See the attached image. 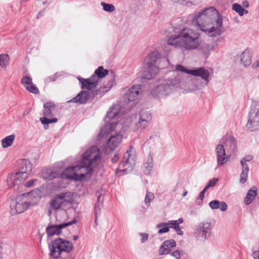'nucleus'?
<instances>
[{
  "mask_svg": "<svg viewBox=\"0 0 259 259\" xmlns=\"http://www.w3.org/2000/svg\"><path fill=\"white\" fill-rule=\"evenodd\" d=\"M37 181V179H33V180H30V181H28L27 182H26L25 183L24 186L26 187H33L35 183Z\"/></svg>",
  "mask_w": 259,
  "mask_h": 259,
  "instance_id": "3c124183",
  "label": "nucleus"
},
{
  "mask_svg": "<svg viewBox=\"0 0 259 259\" xmlns=\"http://www.w3.org/2000/svg\"><path fill=\"white\" fill-rule=\"evenodd\" d=\"M78 236H74L73 237V239L74 241L77 240L78 239Z\"/></svg>",
  "mask_w": 259,
  "mask_h": 259,
  "instance_id": "338daca9",
  "label": "nucleus"
},
{
  "mask_svg": "<svg viewBox=\"0 0 259 259\" xmlns=\"http://www.w3.org/2000/svg\"><path fill=\"white\" fill-rule=\"evenodd\" d=\"M154 198V194L152 192H148L145 198V203L147 206H149L150 202Z\"/></svg>",
  "mask_w": 259,
  "mask_h": 259,
  "instance_id": "4c0bfd02",
  "label": "nucleus"
},
{
  "mask_svg": "<svg viewBox=\"0 0 259 259\" xmlns=\"http://www.w3.org/2000/svg\"><path fill=\"white\" fill-rule=\"evenodd\" d=\"M240 163L242 166V171H249V167L246 163L240 161Z\"/></svg>",
  "mask_w": 259,
  "mask_h": 259,
  "instance_id": "864d4df0",
  "label": "nucleus"
},
{
  "mask_svg": "<svg viewBox=\"0 0 259 259\" xmlns=\"http://www.w3.org/2000/svg\"><path fill=\"white\" fill-rule=\"evenodd\" d=\"M157 228H160V229L158 230V233L159 234L167 233L169 230L166 223H161L158 224L157 225Z\"/></svg>",
  "mask_w": 259,
  "mask_h": 259,
  "instance_id": "f704fd0d",
  "label": "nucleus"
},
{
  "mask_svg": "<svg viewBox=\"0 0 259 259\" xmlns=\"http://www.w3.org/2000/svg\"><path fill=\"white\" fill-rule=\"evenodd\" d=\"M55 108V106L53 102H48L44 105L43 114L45 116L41 117L40 121L44 125L45 129L47 128L46 125L51 123H55L58 121V119L56 117L52 119H49L47 117V116H52L53 115L52 112Z\"/></svg>",
  "mask_w": 259,
  "mask_h": 259,
  "instance_id": "f8f14e48",
  "label": "nucleus"
},
{
  "mask_svg": "<svg viewBox=\"0 0 259 259\" xmlns=\"http://www.w3.org/2000/svg\"><path fill=\"white\" fill-rule=\"evenodd\" d=\"M90 96L89 91H82L76 97L68 101V102L78 103L80 105L84 104L87 103Z\"/></svg>",
  "mask_w": 259,
  "mask_h": 259,
  "instance_id": "aec40b11",
  "label": "nucleus"
},
{
  "mask_svg": "<svg viewBox=\"0 0 259 259\" xmlns=\"http://www.w3.org/2000/svg\"><path fill=\"white\" fill-rule=\"evenodd\" d=\"M41 178L46 180L50 181L59 177V174L51 169L47 168L42 171Z\"/></svg>",
  "mask_w": 259,
  "mask_h": 259,
  "instance_id": "393cba45",
  "label": "nucleus"
},
{
  "mask_svg": "<svg viewBox=\"0 0 259 259\" xmlns=\"http://www.w3.org/2000/svg\"><path fill=\"white\" fill-rule=\"evenodd\" d=\"M66 227V225L61 224L58 225L49 226L46 228V233L49 237L55 235H59L62 233V229Z\"/></svg>",
  "mask_w": 259,
  "mask_h": 259,
  "instance_id": "b1692460",
  "label": "nucleus"
},
{
  "mask_svg": "<svg viewBox=\"0 0 259 259\" xmlns=\"http://www.w3.org/2000/svg\"><path fill=\"white\" fill-rule=\"evenodd\" d=\"M207 190V189L204 188L203 190L199 193L198 197V199H200L201 201L198 202V204H200L202 202L204 198V194Z\"/></svg>",
  "mask_w": 259,
  "mask_h": 259,
  "instance_id": "de8ad7c7",
  "label": "nucleus"
},
{
  "mask_svg": "<svg viewBox=\"0 0 259 259\" xmlns=\"http://www.w3.org/2000/svg\"><path fill=\"white\" fill-rule=\"evenodd\" d=\"M248 173V171H242L240 176V183L241 184H244L247 181Z\"/></svg>",
  "mask_w": 259,
  "mask_h": 259,
  "instance_id": "a19ab883",
  "label": "nucleus"
},
{
  "mask_svg": "<svg viewBox=\"0 0 259 259\" xmlns=\"http://www.w3.org/2000/svg\"><path fill=\"white\" fill-rule=\"evenodd\" d=\"M176 242L174 239L164 241L160 245L159 252L160 255L168 254L170 252V248L176 246Z\"/></svg>",
  "mask_w": 259,
  "mask_h": 259,
  "instance_id": "4be33fe9",
  "label": "nucleus"
},
{
  "mask_svg": "<svg viewBox=\"0 0 259 259\" xmlns=\"http://www.w3.org/2000/svg\"><path fill=\"white\" fill-rule=\"evenodd\" d=\"M35 198L33 192L24 193L12 200L10 203V213L12 215L21 213L26 210L30 205H34Z\"/></svg>",
  "mask_w": 259,
  "mask_h": 259,
  "instance_id": "423d86ee",
  "label": "nucleus"
},
{
  "mask_svg": "<svg viewBox=\"0 0 259 259\" xmlns=\"http://www.w3.org/2000/svg\"><path fill=\"white\" fill-rule=\"evenodd\" d=\"M72 243L61 238H58L49 245L50 255L54 258H58L63 253H69L73 249Z\"/></svg>",
  "mask_w": 259,
  "mask_h": 259,
  "instance_id": "6e6552de",
  "label": "nucleus"
},
{
  "mask_svg": "<svg viewBox=\"0 0 259 259\" xmlns=\"http://www.w3.org/2000/svg\"><path fill=\"white\" fill-rule=\"evenodd\" d=\"M81 84V89H87L88 90H91L95 88L98 83V79L95 76V75H92L90 78L87 79L78 78Z\"/></svg>",
  "mask_w": 259,
  "mask_h": 259,
  "instance_id": "a211bd4d",
  "label": "nucleus"
},
{
  "mask_svg": "<svg viewBox=\"0 0 259 259\" xmlns=\"http://www.w3.org/2000/svg\"><path fill=\"white\" fill-rule=\"evenodd\" d=\"M240 58L241 63L244 67H246L250 65L251 63V56L248 50H245L240 56Z\"/></svg>",
  "mask_w": 259,
  "mask_h": 259,
  "instance_id": "a878e982",
  "label": "nucleus"
},
{
  "mask_svg": "<svg viewBox=\"0 0 259 259\" xmlns=\"http://www.w3.org/2000/svg\"><path fill=\"white\" fill-rule=\"evenodd\" d=\"M161 59V54L158 51L150 53L144 60L145 69L142 77L144 79H153L159 72V61Z\"/></svg>",
  "mask_w": 259,
  "mask_h": 259,
  "instance_id": "0eeeda50",
  "label": "nucleus"
},
{
  "mask_svg": "<svg viewBox=\"0 0 259 259\" xmlns=\"http://www.w3.org/2000/svg\"><path fill=\"white\" fill-rule=\"evenodd\" d=\"M108 70L104 69L103 66H99L93 75H95L97 79L99 80V78L104 77L106 75H108Z\"/></svg>",
  "mask_w": 259,
  "mask_h": 259,
  "instance_id": "473e14b6",
  "label": "nucleus"
},
{
  "mask_svg": "<svg viewBox=\"0 0 259 259\" xmlns=\"http://www.w3.org/2000/svg\"><path fill=\"white\" fill-rule=\"evenodd\" d=\"M139 235L141 237V241L142 243L145 242L148 239L149 235L147 233H139Z\"/></svg>",
  "mask_w": 259,
  "mask_h": 259,
  "instance_id": "09e8293b",
  "label": "nucleus"
},
{
  "mask_svg": "<svg viewBox=\"0 0 259 259\" xmlns=\"http://www.w3.org/2000/svg\"><path fill=\"white\" fill-rule=\"evenodd\" d=\"M171 256L176 258V259H180L181 257V253L179 250H175L169 253Z\"/></svg>",
  "mask_w": 259,
  "mask_h": 259,
  "instance_id": "a18cd8bd",
  "label": "nucleus"
},
{
  "mask_svg": "<svg viewBox=\"0 0 259 259\" xmlns=\"http://www.w3.org/2000/svg\"><path fill=\"white\" fill-rule=\"evenodd\" d=\"M219 144H223L225 149L230 153L236 152L237 149V141L232 136L226 135L220 141Z\"/></svg>",
  "mask_w": 259,
  "mask_h": 259,
  "instance_id": "4468645a",
  "label": "nucleus"
},
{
  "mask_svg": "<svg viewBox=\"0 0 259 259\" xmlns=\"http://www.w3.org/2000/svg\"><path fill=\"white\" fill-rule=\"evenodd\" d=\"M213 226L210 222H201L195 229L194 234L198 239L206 240L212 235Z\"/></svg>",
  "mask_w": 259,
  "mask_h": 259,
  "instance_id": "9d476101",
  "label": "nucleus"
},
{
  "mask_svg": "<svg viewBox=\"0 0 259 259\" xmlns=\"http://www.w3.org/2000/svg\"><path fill=\"white\" fill-rule=\"evenodd\" d=\"M18 170L10 174L7 178L8 186L10 188L18 190L19 185L28 177V173L31 171L32 164L27 159H20L17 162Z\"/></svg>",
  "mask_w": 259,
  "mask_h": 259,
  "instance_id": "20e7f679",
  "label": "nucleus"
},
{
  "mask_svg": "<svg viewBox=\"0 0 259 259\" xmlns=\"http://www.w3.org/2000/svg\"><path fill=\"white\" fill-rule=\"evenodd\" d=\"M116 113H113L112 112H108L107 113V115H106V120L107 119V118H110V117H113L115 115H116Z\"/></svg>",
  "mask_w": 259,
  "mask_h": 259,
  "instance_id": "13d9d810",
  "label": "nucleus"
},
{
  "mask_svg": "<svg viewBox=\"0 0 259 259\" xmlns=\"http://www.w3.org/2000/svg\"><path fill=\"white\" fill-rule=\"evenodd\" d=\"M180 80L178 77H170L164 80L163 83L154 88L151 91V94L154 97L166 96L177 89L180 85Z\"/></svg>",
  "mask_w": 259,
  "mask_h": 259,
  "instance_id": "1a4fd4ad",
  "label": "nucleus"
},
{
  "mask_svg": "<svg viewBox=\"0 0 259 259\" xmlns=\"http://www.w3.org/2000/svg\"><path fill=\"white\" fill-rule=\"evenodd\" d=\"M99 200H100V197H98V202L96 203L95 207V214H96V216H97V215L98 214V213H100V205H101V204L99 202Z\"/></svg>",
  "mask_w": 259,
  "mask_h": 259,
  "instance_id": "8fccbe9b",
  "label": "nucleus"
},
{
  "mask_svg": "<svg viewBox=\"0 0 259 259\" xmlns=\"http://www.w3.org/2000/svg\"><path fill=\"white\" fill-rule=\"evenodd\" d=\"M116 125L117 122H115L106 124L101 129L99 137L100 138L108 137L109 135L111 134V132L115 129ZM122 139V135L121 134H118L115 135H111L104 144V148L106 153L114 150L119 146Z\"/></svg>",
  "mask_w": 259,
  "mask_h": 259,
  "instance_id": "39448f33",
  "label": "nucleus"
},
{
  "mask_svg": "<svg viewBox=\"0 0 259 259\" xmlns=\"http://www.w3.org/2000/svg\"><path fill=\"white\" fill-rule=\"evenodd\" d=\"M60 197H62V200L65 206L68 204H70L73 202V195L70 192L65 193H61L59 194Z\"/></svg>",
  "mask_w": 259,
  "mask_h": 259,
  "instance_id": "7c9ffc66",
  "label": "nucleus"
},
{
  "mask_svg": "<svg viewBox=\"0 0 259 259\" xmlns=\"http://www.w3.org/2000/svg\"><path fill=\"white\" fill-rule=\"evenodd\" d=\"M50 205L52 208L55 210H57L65 206L62 200V197H60L59 194L55 196L54 198L51 200Z\"/></svg>",
  "mask_w": 259,
  "mask_h": 259,
  "instance_id": "c85d7f7f",
  "label": "nucleus"
},
{
  "mask_svg": "<svg viewBox=\"0 0 259 259\" xmlns=\"http://www.w3.org/2000/svg\"><path fill=\"white\" fill-rule=\"evenodd\" d=\"M24 32H21L17 35V44L20 45L23 44L24 40L22 38L24 37Z\"/></svg>",
  "mask_w": 259,
  "mask_h": 259,
  "instance_id": "49530a36",
  "label": "nucleus"
},
{
  "mask_svg": "<svg viewBox=\"0 0 259 259\" xmlns=\"http://www.w3.org/2000/svg\"><path fill=\"white\" fill-rule=\"evenodd\" d=\"M256 188L255 187L250 189L247 192V195L244 198V203L246 205H249L255 199L256 196Z\"/></svg>",
  "mask_w": 259,
  "mask_h": 259,
  "instance_id": "c756f323",
  "label": "nucleus"
},
{
  "mask_svg": "<svg viewBox=\"0 0 259 259\" xmlns=\"http://www.w3.org/2000/svg\"><path fill=\"white\" fill-rule=\"evenodd\" d=\"M119 159V155L117 153H115L113 157L111 159V161L113 163H116Z\"/></svg>",
  "mask_w": 259,
  "mask_h": 259,
  "instance_id": "5fc2aeb1",
  "label": "nucleus"
},
{
  "mask_svg": "<svg viewBox=\"0 0 259 259\" xmlns=\"http://www.w3.org/2000/svg\"><path fill=\"white\" fill-rule=\"evenodd\" d=\"M219 180L218 178H213L211 180H210L207 184V185L205 187L206 189H208L210 187H212L215 186L217 183L218 182Z\"/></svg>",
  "mask_w": 259,
  "mask_h": 259,
  "instance_id": "37998d69",
  "label": "nucleus"
},
{
  "mask_svg": "<svg viewBox=\"0 0 259 259\" xmlns=\"http://www.w3.org/2000/svg\"><path fill=\"white\" fill-rule=\"evenodd\" d=\"M101 5L103 7V10L107 12H112L115 10V6L112 4L102 2Z\"/></svg>",
  "mask_w": 259,
  "mask_h": 259,
  "instance_id": "c9c22d12",
  "label": "nucleus"
},
{
  "mask_svg": "<svg viewBox=\"0 0 259 259\" xmlns=\"http://www.w3.org/2000/svg\"><path fill=\"white\" fill-rule=\"evenodd\" d=\"M172 2L179 4L180 5H182L183 6H188L189 4L192 5V1H194L195 0H170Z\"/></svg>",
  "mask_w": 259,
  "mask_h": 259,
  "instance_id": "58836bf2",
  "label": "nucleus"
},
{
  "mask_svg": "<svg viewBox=\"0 0 259 259\" xmlns=\"http://www.w3.org/2000/svg\"><path fill=\"white\" fill-rule=\"evenodd\" d=\"M252 67L253 68H257L258 67H259V61H255L252 65Z\"/></svg>",
  "mask_w": 259,
  "mask_h": 259,
  "instance_id": "680f3d73",
  "label": "nucleus"
},
{
  "mask_svg": "<svg viewBox=\"0 0 259 259\" xmlns=\"http://www.w3.org/2000/svg\"><path fill=\"white\" fill-rule=\"evenodd\" d=\"M216 9L213 7L205 8L196 13L192 23L209 37H216L225 31L223 26V19L215 15Z\"/></svg>",
  "mask_w": 259,
  "mask_h": 259,
  "instance_id": "f03ea898",
  "label": "nucleus"
},
{
  "mask_svg": "<svg viewBox=\"0 0 259 259\" xmlns=\"http://www.w3.org/2000/svg\"><path fill=\"white\" fill-rule=\"evenodd\" d=\"M21 83L29 92L34 94H39L38 88L33 84L32 78L28 76H23L21 80Z\"/></svg>",
  "mask_w": 259,
  "mask_h": 259,
  "instance_id": "6ab92c4d",
  "label": "nucleus"
},
{
  "mask_svg": "<svg viewBox=\"0 0 259 259\" xmlns=\"http://www.w3.org/2000/svg\"><path fill=\"white\" fill-rule=\"evenodd\" d=\"M58 77V73H55L51 76H48L46 78L45 82L47 84L50 83L52 81H55Z\"/></svg>",
  "mask_w": 259,
  "mask_h": 259,
  "instance_id": "79ce46f5",
  "label": "nucleus"
},
{
  "mask_svg": "<svg viewBox=\"0 0 259 259\" xmlns=\"http://www.w3.org/2000/svg\"><path fill=\"white\" fill-rule=\"evenodd\" d=\"M153 157L152 155L149 154L146 158V161L144 162V174L146 175H150L153 169Z\"/></svg>",
  "mask_w": 259,
  "mask_h": 259,
  "instance_id": "cd10ccee",
  "label": "nucleus"
},
{
  "mask_svg": "<svg viewBox=\"0 0 259 259\" xmlns=\"http://www.w3.org/2000/svg\"><path fill=\"white\" fill-rule=\"evenodd\" d=\"M168 228L176 229L178 227V224L177 221H168L167 223Z\"/></svg>",
  "mask_w": 259,
  "mask_h": 259,
  "instance_id": "c03bdc74",
  "label": "nucleus"
},
{
  "mask_svg": "<svg viewBox=\"0 0 259 259\" xmlns=\"http://www.w3.org/2000/svg\"><path fill=\"white\" fill-rule=\"evenodd\" d=\"M99 151L96 146L91 147L82 154L81 163L68 167L61 174L62 178L81 181L85 176L90 175L100 159Z\"/></svg>",
  "mask_w": 259,
  "mask_h": 259,
  "instance_id": "f257e3e1",
  "label": "nucleus"
},
{
  "mask_svg": "<svg viewBox=\"0 0 259 259\" xmlns=\"http://www.w3.org/2000/svg\"><path fill=\"white\" fill-rule=\"evenodd\" d=\"M44 4H45L47 3V0H40Z\"/></svg>",
  "mask_w": 259,
  "mask_h": 259,
  "instance_id": "774afa93",
  "label": "nucleus"
},
{
  "mask_svg": "<svg viewBox=\"0 0 259 259\" xmlns=\"http://www.w3.org/2000/svg\"><path fill=\"white\" fill-rule=\"evenodd\" d=\"M187 193H188L187 191H186V190L184 191L183 193V196L185 197V196L187 195Z\"/></svg>",
  "mask_w": 259,
  "mask_h": 259,
  "instance_id": "69168bd1",
  "label": "nucleus"
},
{
  "mask_svg": "<svg viewBox=\"0 0 259 259\" xmlns=\"http://www.w3.org/2000/svg\"><path fill=\"white\" fill-rule=\"evenodd\" d=\"M175 221L177 222L178 226H179L180 224H182V223H183L184 220L183 218H180L178 220H175Z\"/></svg>",
  "mask_w": 259,
  "mask_h": 259,
  "instance_id": "e2e57ef3",
  "label": "nucleus"
},
{
  "mask_svg": "<svg viewBox=\"0 0 259 259\" xmlns=\"http://www.w3.org/2000/svg\"><path fill=\"white\" fill-rule=\"evenodd\" d=\"M175 231L179 235H182L183 234V231L181 230L179 226L176 228Z\"/></svg>",
  "mask_w": 259,
  "mask_h": 259,
  "instance_id": "4d7b16f0",
  "label": "nucleus"
},
{
  "mask_svg": "<svg viewBox=\"0 0 259 259\" xmlns=\"http://www.w3.org/2000/svg\"><path fill=\"white\" fill-rule=\"evenodd\" d=\"M0 259H4L3 247L0 243Z\"/></svg>",
  "mask_w": 259,
  "mask_h": 259,
  "instance_id": "bf43d9fd",
  "label": "nucleus"
},
{
  "mask_svg": "<svg viewBox=\"0 0 259 259\" xmlns=\"http://www.w3.org/2000/svg\"><path fill=\"white\" fill-rule=\"evenodd\" d=\"M209 207L212 209H220L222 211H225L227 209V205L226 202H220L217 200L211 201L209 203Z\"/></svg>",
  "mask_w": 259,
  "mask_h": 259,
  "instance_id": "bb28decb",
  "label": "nucleus"
},
{
  "mask_svg": "<svg viewBox=\"0 0 259 259\" xmlns=\"http://www.w3.org/2000/svg\"><path fill=\"white\" fill-rule=\"evenodd\" d=\"M132 148V147H130V149L127 150L124 153L123 160L119 163V168L116 171L117 174H119V172H123V174H126L127 170V168H124L121 170L119 169V168L123 167L127 165H130L132 167V165L135 164V160L133 158H131V155L130 152H131Z\"/></svg>",
  "mask_w": 259,
  "mask_h": 259,
  "instance_id": "2eb2a0df",
  "label": "nucleus"
},
{
  "mask_svg": "<svg viewBox=\"0 0 259 259\" xmlns=\"http://www.w3.org/2000/svg\"><path fill=\"white\" fill-rule=\"evenodd\" d=\"M190 73L193 76L200 77L206 81V84L209 80L210 73L207 69L203 67H199L192 69Z\"/></svg>",
  "mask_w": 259,
  "mask_h": 259,
  "instance_id": "5701e85b",
  "label": "nucleus"
},
{
  "mask_svg": "<svg viewBox=\"0 0 259 259\" xmlns=\"http://www.w3.org/2000/svg\"><path fill=\"white\" fill-rule=\"evenodd\" d=\"M218 166L224 164L229 160V156L226 154V149L223 144H218L215 148Z\"/></svg>",
  "mask_w": 259,
  "mask_h": 259,
  "instance_id": "dca6fc26",
  "label": "nucleus"
},
{
  "mask_svg": "<svg viewBox=\"0 0 259 259\" xmlns=\"http://www.w3.org/2000/svg\"><path fill=\"white\" fill-rule=\"evenodd\" d=\"M176 69L177 71H180L182 72H184L187 74H191V71H192V69H188L185 68L183 65H178L176 66Z\"/></svg>",
  "mask_w": 259,
  "mask_h": 259,
  "instance_id": "ea45409f",
  "label": "nucleus"
},
{
  "mask_svg": "<svg viewBox=\"0 0 259 259\" xmlns=\"http://www.w3.org/2000/svg\"><path fill=\"white\" fill-rule=\"evenodd\" d=\"M246 127L250 132L259 130V105H256L251 109L248 114Z\"/></svg>",
  "mask_w": 259,
  "mask_h": 259,
  "instance_id": "9b49d317",
  "label": "nucleus"
},
{
  "mask_svg": "<svg viewBox=\"0 0 259 259\" xmlns=\"http://www.w3.org/2000/svg\"><path fill=\"white\" fill-rule=\"evenodd\" d=\"M139 90L138 85H134L128 89L123 96L124 102L128 104L137 99L139 94Z\"/></svg>",
  "mask_w": 259,
  "mask_h": 259,
  "instance_id": "f3484780",
  "label": "nucleus"
},
{
  "mask_svg": "<svg viewBox=\"0 0 259 259\" xmlns=\"http://www.w3.org/2000/svg\"><path fill=\"white\" fill-rule=\"evenodd\" d=\"M169 46L180 49L184 53L197 49L201 43L199 32L190 28L183 29L178 35H172L167 39Z\"/></svg>",
  "mask_w": 259,
  "mask_h": 259,
  "instance_id": "7ed1b4c3",
  "label": "nucleus"
},
{
  "mask_svg": "<svg viewBox=\"0 0 259 259\" xmlns=\"http://www.w3.org/2000/svg\"><path fill=\"white\" fill-rule=\"evenodd\" d=\"M253 159V156L250 155H246L244 157L241 159L240 161H242L243 162L246 163L247 162H249Z\"/></svg>",
  "mask_w": 259,
  "mask_h": 259,
  "instance_id": "603ef678",
  "label": "nucleus"
},
{
  "mask_svg": "<svg viewBox=\"0 0 259 259\" xmlns=\"http://www.w3.org/2000/svg\"><path fill=\"white\" fill-rule=\"evenodd\" d=\"M76 223V220H74L73 221H72L71 222H68V223H62L63 224H65V225H66V227L67 226H69L72 224H75Z\"/></svg>",
  "mask_w": 259,
  "mask_h": 259,
  "instance_id": "052dcab7",
  "label": "nucleus"
},
{
  "mask_svg": "<svg viewBox=\"0 0 259 259\" xmlns=\"http://www.w3.org/2000/svg\"><path fill=\"white\" fill-rule=\"evenodd\" d=\"M15 136L14 135H11L6 137L2 141V146L4 148H7L11 146L12 145Z\"/></svg>",
  "mask_w": 259,
  "mask_h": 259,
  "instance_id": "72a5a7b5",
  "label": "nucleus"
},
{
  "mask_svg": "<svg viewBox=\"0 0 259 259\" xmlns=\"http://www.w3.org/2000/svg\"><path fill=\"white\" fill-rule=\"evenodd\" d=\"M241 6L243 8H247L249 7V3L247 1H244L242 2Z\"/></svg>",
  "mask_w": 259,
  "mask_h": 259,
  "instance_id": "6e6d98bb",
  "label": "nucleus"
},
{
  "mask_svg": "<svg viewBox=\"0 0 259 259\" xmlns=\"http://www.w3.org/2000/svg\"><path fill=\"white\" fill-rule=\"evenodd\" d=\"M111 79L108 82L107 86L102 87L99 90H97L93 92L91 91L93 98L98 94H99L101 96L103 95L105 93H107L113 85L115 82V74L112 71H111Z\"/></svg>",
  "mask_w": 259,
  "mask_h": 259,
  "instance_id": "412c9836",
  "label": "nucleus"
},
{
  "mask_svg": "<svg viewBox=\"0 0 259 259\" xmlns=\"http://www.w3.org/2000/svg\"><path fill=\"white\" fill-rule=\"evenodd\" d=\"M203 47H205L207 50H208L210 48V46L207 44H204L203 45Z\"/></svg>",
  "mask_w": 259,
  "mask_h": 259,
  "instance_id": "0e129e2a",
  "label": "nucleus"
},
{
  "mask_svg": "<svg viewBox=\"0 0 259 259\" xmlns=\"http://www.w3.org/2000/svg\"><path fill=\"white\" fill-rule=\"evenodd\" d=\"M232 10L238 13L240 16H242L245 14H248V11L243 8L241 5L237 3H234L232 5Z\"/></svg>",
  "mask_w": 259,
  "mask_h": 259,
  "instance_id": "2f4dec72",
  "label": "nucleus"
},
{
  "mask_svg": "<svg viewBox=\"0 0 259 259\" xmlns=\"http://www.w3.org/2000/svg\"><path fill=\"white\" fill-rule=\"evenodd\" d=\"M138 122L135 124V130L137 132H142L149 125L152 119L151 113L147 111L142 110L140 112Z\"/></svg>",
  "mask_w": 259,
  "mask_h": 259,
  "instance_id": "ddd939ff",
  "label": "nucleus"
},
{
  "mask_svg": "<svg viewBox=\"0 0 259 259\" xmlns=\"http://www.w3.org/2000/svg\"><path fill=\"white\" fill-rule=\"evenodd\" d=\"M9 59L8 55L7 54H1L0 55V66L4 67L8 60Z\"/></svg>",
  "mask_w": 259,
  "mask_h": 259,
  "instance_id": "e433bc0d",
  "label": "nucleus"
}]
</instances>
